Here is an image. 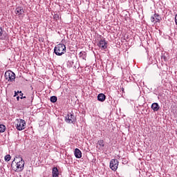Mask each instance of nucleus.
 <instances>
[{"label":"nucleus","instance_id":"nucleus-1","mask_svg":"<svg viewBox=\"0 0 177 177\" xmlns=\"http://www.w3.org/2000/svg\"><path fill=\"white\" fill-rule=\"evenodd\" d=\"M24 164L26 162L20 155L16 156L14 160L12 162L11 167L15 172H21L24 169Z\"/></svg>","mask_w":177,"mask_h":177},{"label":"nucleus","instance_id":"nucleus-2","mask_svg":"<svg viewBox=\"0 0 177 177\" xmlns=\"http://www.w3.org/2000/svg\"><path fill=\"white\" fill-rule=\"evenodd\" d=\"M66 53V46L64 44H59L54 48V53L57 56H62Z\"/></svg>","mask_w":177,"mask_h":177},{"label":"nucleus","instance_id":"nucleus-3","mask_svg":"<svg viewBox=\"0 0 177 177\" xmlns=\"http://www.w3.org/2000/svg\"><path fill=\"white\" fill-rule=\"evenodd\" d=\"M15 122V127L17 131H23V129H26V120L23 119H16Z\"/></svg>","mask_w":177,"mask_h":177},{"label":"nucleus","instance_id":"nucleus-4","mask_svg":"<svg viewBox=\"0 0 177 177\" xmlns=\"http://www.w3.org/2000/svg\"><path fill=\"white\" fill-rule=\"evenodd\" d=\"M4 76L6 80L10 82H15L16 80V75L12 71H6Z\"/></svg>","mask_w":177,"mask_h":177},{"label":"nucleus","instance_id":"nucleus-5","mask_svg":"<svg viewBox=\"0 0 177 177\" xmlns=\"http://www.w3.org/2000/svg\"><path fill=\"white\" fill-rule=\"evenodd\" d=\"M77 121V118L74 115V113H69L65 117V122L67 124H74Z\"/></svg>","mask_w":177,"mask_h":177},{"label":"nucleus","instance_id":"nucleus-6","mask_svg":"<svg viewBox=\"0 0 177 177\" xmlns=\"http://www.w3.org/2000/svg\"><path fill=\"white\" fill-rule=\"evenodd\" d=\"M110 168L112 171H117L118 168V160L112 159L110 162Z\"/></svg>","mask_w":177,"mask_h":177},{"label":"nucleus","instance_id":"nucleus-7","mask_svg":"<svg viewBox=\"0 0 177 177\" xmlns=\"http://www.w3.org/2000/svg\"><path fill=\"white\" fill-rule=\"evenodd\" d=\"M97 46L101 48V49H107V42L104 39H101L97 44Z\"/></svg>","mask_w":177,"mask_h":177},{"label":"nucleus","instance_id":"nucleus-8","mask_svg":"<svg viewBox=\"0 0 177 177\" xmlns=\"http://www.w3.org/2000/svg\"><path fill=\"white\" fill-rule=\"evenodd\" d=\"M15 15H17V16H24V9L23 8V7H17L15 9Z\"/></svg>","mask_w":177,"mask_h":177},{"label":"nucleus","instance_id":"nucleus-9","mask_svg":"<svg viewBox=\"0 0 177 177\" xmlns=\"http://www.w3.org/2000/svg\"><path fill=\"white\" fill-rule=\"evenodd\" d=\"M151 108L152 109V110H153L154 112L158 111V110H160V105L157 102H153L151 104Z\"/></svg>","mask_w":177,"mask_h":177},{"label":"nucleus","instance_id":"nucleus-10","mask_svg":"<svg viewBox=\"0 0 177 177\" xmlns=\"http://www.w3.org/2000/svg\"><path fill=\"white\" fill-rule=\"evenodd\" d=\"M74 154H75V156L76 157V158H81V157H82V153L81 152V151L80 149H78V148H76L75 149Z\"/></svg>","mask_w":177,"mask_h":177},{"label":"nucleus","instance_id":"nucleus-11","mask_svg":"<svg viewBox=\"0 0 177 177\" xmlns=\"http://www.w3.org/2000/svg\"><path fill=\"white\" fill-rule=\"evenodd\" d=\"M97 100H99V102H104V100H106V95L103 93L98 94Z\"/></svg>","mask_w":177,"mask_h":177},{"label":"nucleus","instance_id":"nucleus-12","mask_svg":"<svg viewBox=\"0 0 177 177\" xmlns=\"http://www.w3.org/2000/svg\"><path fill=\"white\" fill-rule=\"evenodd\" d=\"M59 176V169L57 167L53 168V177H57Z\"/></svg>","mask_w":177,"mask_h":177},{"label":"nucleus","instance_id":"nucleus-13","mask_svg":"<svg viewBox=\"0 0 177 177\" xmlns=\"http://www.w3.org/2000/svg\"><path fill=\"white\" fill-rule=\"evenodd\" d=\"M50 100L51 103H56L57 102V97L51 96Z\"/></svg>","mask_w":177,"mask_h":177},{"label":"nucleus","instance_id":"nucleus-14","mask_svg":"<svg viewBox=\"0 0 177 177\" xmlns=\"http://www.w3.org/2000/svg\"><path fill=\"white\" fill-rule=\"evenodd\" d=\"M6 129V127L4 124H0V132L1 133H3L5 130Z\"/></svg>","mask_w":177,"mask_h":177},{"label":"nucleus","instance_id":"nucleus-15","mask_svg":"<svg viewBox=\"0 0 177 177\" xmlns=\"http://www.w3.org/2000/svg\"><path fill=\"white\" fill-rule=\"evenodd\" d=\"M97 144L101 147H104V141L103 140H99L98 142H97Z\"/></svg>","mask_w":177,"mask_h":177},{"label":"nucleus","instance_id":"nucleus-16","mask_svg":"<svg viewBox=\"0 0 177 177\" xmlns=\"http://www.w3.org/2000/svg\"><path fill=\"white\" fill-rule=\"evenodd\" d=\"M153 17L156 19V23H157V22H158V21H160V15H158V14H157V13H155L154 15H153Z\"/></svg>","mask_w":177,"mask_h":177},{"label":"nucleus","instance_id":"nucleus-17","mask_svg":"<svg viewBox=\"0 0 177 177\" xmlns=\"http://www.w3.org/2000/svg\"><path fill=\"white\" fill-rule=\"evenodd\" d=\"M4 160H5V161H10V155H6L4 157Z\"/></svg>","mask_w":177,"mask_h":177},{"label":"nucleus","instance_id":"nucleus-18","mask_svg":"<svg viewBox=\"0 0 177 177\" xmlns=\"http://www.w3.org/2000/svg\"><path fill=\"white\" fill-rule=\"evenodd\" d=\"M85 51H81L80 53H79V56L80 57H82V56H84L85 55Z\"/></svg>","mask_w":177,"mask_h":177},{"label":"nucleus","instance_id":"nucleus-19","mask_svg":"<svg viewBox=\"0 0 177 177\" xmlns=\"http://www.w3.org/2000/svg\"><path fill=\"white\" fill-rule=\"evenodd\" d=\"M54 19H55V20H59V15L55 14V15H54Z\"/></svg>","mask_w":177,"mask_h":177},{"label":"nucleus","instance_id":"nucleus-20","mask_svg":"<svg viewBox=\"0 0 177 177\" xmlns=\"http://www.w3.org/2000/svg\"><path fill=\"white\" fill-rule=\"evenodd\" d=\"M151 21L152 23H154V21H156V19H155V17H154L153 16H152V17H151Z\"/></svg>","mask_w":177,"mask_h":177},{"label":"nucleus","instance_id":"nucleus-21","mask_svg":"<svg viewBox=\"0 0 177 177\" xmlns=\"http://www.w3.org/2000/svg\"><path fill=\"white\" fill-rule=\"evenodd\" d=\"M20 96H21L20 99H26V96L23 95V93L20 94Z\"/></svg>","mask_w":177,"mask_h":177},{"label":"nucleus","instance_id":"nucleus-22","mask_svg":"<svg viewBox=\"0 0 177 177\" xmlns=\"http://www.w3.org/2000/svg\"><path fill=\"white\" fill-rule=\"evenodd\" d=\"M175 23L177 26V15L175 16Z\"/></svg>","mask_w":177,"mask_h":177},{"label":"nucleus","instance_id":"nucleus-23","mask_svg":"<svg viewBox=\"0 0 177 177\" xmlns=\"http://www.w3.org/2000/svg\"><path fill=\"white\" fill-rule=\"evenodd\" d=\"M18 93L17 91H15V95H14V97H16V96H17Z\"/></svg>","mask_w":177,"mask_h":177},{"label":"nucleus","instance_id":"nucleus-24","mask_svg":"<svg viewBox=\"0 0 177 177\" xmlns=\"http://www.w3.org/2000/svg\"><path fill=\"white\" fill-rule=\"evenodd\" d=\"M2 35V28L0 27V37Z\"/></svg>","mask_w":177,"mask_h":177},{"label":"nucleus","instance_id":"nucleus-25","mask_svg":"<svg viewBox=\"0 0 177 177\" xmlns=\"http://www.w3.org/2000/svg\"><path fill=\"white\" fill-rule=\"evenodd\" d=\"M17 101L20 100V97H19V96H17Z\"/></svg>","mask_w":177,"mask_h":177},{"label":"nucleus","instance_id":"nucleus-26","mask_svg":"<svg viewBox=\"0 0 177 177\" xmlns=\"http://www.w3.org/2000/svg\"><path fill=\"white\" fill-rule=\"evenodd\" d=\"M17 93H21V94L23 93H21V91H17Z\"/></svg>","mask_w":177,"mask_h":177}]
</instances>
